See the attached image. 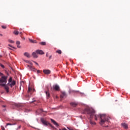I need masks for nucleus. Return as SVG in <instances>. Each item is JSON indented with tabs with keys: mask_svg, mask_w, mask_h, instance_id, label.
<instances>
[{
	"mask_svg": "<svg viewBox=\"0 0 130 130\" xmlns=\"http://www.w3.org/2000/svg\"><path fill=\"white\" fill-rule=\"evenodd\" d=\"M106 127H108V125L106 126Z\"/></svg>",
	"mask_w": 130,
	"mask_h": 130,
	"instance_id": "nucleus-41",
	"label": "nucleus"
},
{
	"mask_svg": "<svg viewBox=\"0 0 130 130\" xmlns=\"http://www.w3.org/2000/svg\"><path fill=\"white\" fill-rule=\"evenodd\" d=\"M57 53H58L59 54H61V50H58L56 51Z\"/></svg>",
	"mask_w": 130,
	"mask_h": 130,
	"instance_id": "nucleus-21",
	"label": "nucleus"
},
{
	"mask_svg": "<svg viewBox=\"0 0 130 130\" xmlns=\"http://www.w3.org/2000/svg\"><path fill=\"white\" fill-rule=\"evenodd\" d=\"M0 76L2 78L0 79V83H7V77L3 76L4 74L0 72Z\"/></svg>",
	"mask_w": 130,
	"mask_h": 130,
	"instance_id": "nucleus-4",
	"label": "nucleus"
},
{
	"mask_svg": "<svg viewBox=\"0 0 130 130\" xmlns=\"http://www.w3.org/2000/svg\"><path fill=\"white\" fill-rule=\"evenodd\" d=\"M0 57H2V55H0Z\"/></svg>",
	"mask_w": 130,
	"mask_h": 130,
	"instance_id": "nucleus-43",
	"label": "nucleus"
},
{
	"mask_svg": "<svg viewBox=\"0 0 130 130\" xmlns=\"http://www.w3.org/2000/svg\"><path fill=\"white\" fill-rule=\"evenodd\" d=\"M81 112L83 114H87V117L89 119L93 118V116H94L95 114V110L90 108H85L84 110H83Z\"/></svg>",
	"mask_w": 130,
	"mask_h": 130,
	"instance_id": "nucleus-3",
	"label": "nucleus"
},
{
	"mask_svg": "<svg viewBox=\"0 0 130 130\" xmlns=\"http://www.w3.org/2000/svg\"><path fill=\"white\" fill-rule=\"evenodd\" d=\"M46 95L47 96V99H48V98H50V93H49V91H46Z\"/></svg>",
	"mask_w": 130,
	"mask_h": 130,
	"instance_id": "nucleus-13",
	"label": "nucleus"
},
{
	"mask_svg": "<svg viewBox=\"0 0 130 130\" xmlns=\"http://www.w3.org/2000/svg\"><path fill=\"white\" fill-rule=\"evenodd\" d=\"M9 42H10V43H14V41H13V40H9Z\"/></svg>",
	"mask_w": 130,
	"mask_h": 130,
	"instance_id": "nucleus-25",
	"label": "nucleus"
},
{
	"mask_svg": "<svg viewBox=\"0 0 130 130\" xmlns=\"http://www.w3.org/2000/svg\"><path fill=\"white\" fill-rule=\"evenodd\" d=\"M8 125H12V124L8 123L7 124L6 126H8Z\"/></svg>",
	"mask_w": 130,
	"mask_h": 130,
	"instance_id": "nucleus-30",
	"label": "nucleus"
},
{
	"mask_svg": "<svg viewBox=\"0 0 130 130\" xmlns=\"http://www.w3.org/2000/svg\"><path fill=\"white\" fill-rule=\"evenodd\" d=\"M16 85V81L13 80V78L10 77L9 80V83L6 85V84L0 83V86L4 87V89L7 93H9V86H10L11 88H13V86Z\"/></svg>",
	"mask_w": 130,
	"mask_h": 130,
	"instance_id": "nucleus-2",
	"label": "nucleus"
},
{
	"mask_svg": "<svg viewBox=\"0 0 130 130\" xmlns=\"http://www.w3.org/2000/svg\"><path fill=\"white\" fill-rule=\"evenodd\" d=\"M89 122L92 125H96V122L92 121L91 119L90 120Z\"/></svg>",
	"mask_w": 130,
	"mask_h": 130,
	"instance_id": "nucleus-16",
	"label": "nucleus"
},
{
	"mask_svg": "<svg viewBox=\"0 0 130 130\" xmlns=\"http://www.w3.org/2000/svg\"><path fill=\"white\" fill-rule=\"evenodd\" d=\"M16 106H17V107H21V106H22V105L20 104H18L16 105Z\"/></svg>",
	"mask_w": 130,
	"mask_h": 130,
	"instance_id": "nucleus-23",
	"label": "nucleus"
},
{
	"mask_svg": "<svg viewBox=\"0 0 130 130\" xmlns=\"http://www.w3.org/2000/svg\"><path fill=\"white\" fill-rule=\"evenodd\" d=\"M43 73L46 75H49L51 73V71L49 70H44Z\"/></svg>",
	"mask_w": 130,
	"mask_h": 130,
	"instance_id": "nucleus-8",
	"label": "nucleus"
},
{
	"mask_svg": "<svg viewBox=\"0 0 130 130\" xmlns=\"http://www.w3.org/2000/svg\"><path fill=\"white\" fill-rule=\"evenodd\" d=\"M3 107H4V108L6 107V106H3Z\"/></svg>",
	"mask_w": 130,
	"mask_h": 130,
	"instance_id": "nucleus-38",
	"label": "nucleus"
},
{
	"mask_svg": "<svg viewBox=\"0 0 130 130\" xmlns=\"http://www.w3.org/2000/svg\"><path fill=\"white\" fill-rule=\"evenodd\" d=\"M70 105H71V106H73V107H77V106H78V103H71Z\"/></svg>",
	"mask_w": 130,
	"mask_h": 130,
	"instance_id": "nucleus-11",
	"label": "nucleus"
},
{
	"mask_svg": "<svg viewBox=\"0 0 130 130\" xmlns=\"http://www.w3.org/2000/svg\"><path fill=\"white\" fill-rule=\"evenodd\" d=\"M20 128H21V125H19L18 128L17 129H20Z\"/></svg>",
	"mask_w": 130,
	"mask_h": 130,
	"instance_id": "nucleus-33",
	"label": "nucleus"
},
{
	"mask_svg": "<svg viewBox=\"0 0 130 130\" xmlns=\"http://www.w3.org/2000/svg\"><path fill=\"white\" fill-rule=\"evenodd\" d=\"M14 34H15V35H19V31L17 30H15L14 32Z\"/></svg>",
	"mask_w": 130,
	"mask_h": 130,
	"instance_id": "nucleus-20",
	"label": "nucleus"
},
{
	"mask_svg": "<svg viewBox=\"0 0 130 130\" xmlns=\"http://www.w3.org/2000/svg\"><path fill=\"white\" fill-rule=\"evenodd\" d=\"M18 48H21V46L17 45Z\"/></svg>",
	"mask_w": 130,
	"mask_h": 130,
	"instance_id": "nucleus-31",
	"label": "nucleus"
},
{
	"mask_svg": "<svg viewBox=\"0 0 130 130\" xmlns=\"http://www.w3.org/2000/svg\"><path fill=\"white\" fill-rule=\"evenodd\" d=\"M37 73H38V74H39V73H40V70H38V71H37Z\"/></svg>",
	"mask_w": 130,
	"mask_h": 130,
	"instance_id": "nucleus-34",
	"label": "nucleus"
},
{
	"mask_svg": "<svg viewBox=\"0 0 130 130\" xmlns=\"http://www.w3.org/2000/svg\"><path fill=\"white\" fill-rule=\"evenodd\" d=\"M51 57H52V56H50L49 57V59H51Z\"/></svg>",
	"mask_w": 130,
	"mask_h": 130,
	"instance_id": "nucleus-35",
	"label": "nucleus"
},
{
	"mask_svg": "<svg viewBox=\"0 0 130 130\" xmlns=\"http://www.w3.org/2000/svg\"><path fill=\"white\" fill-rule=\"evenodd\" d=\"M32 55L35 58H37L38 57V56H37V54H36V52H33L32 53Z\"/></svg>",
	"mask_w": 130,
	"mask_h": 130,
	"instance_id": "nucleus-14",
	"label": "nucleus"
},
{
	"mask_svg": "<svg viewBox=\"0 0 130 130\" xmlns=\"http://www.w3.org/2000/svg\"><path fill=\"white\" fill-rule=\"evenodd\" d=\"M33 62H34L36 64H37V66H39V64H38V63H37L36 61H33Z\"/></svg>",
	"mask_w": 130,
	"mask_h": 130,
	"instance_id": "nucleus-28",
	"label": "nucleus"
},
{
	"mask_svg": "<svg viewBox=\"0 0 130 130\" xmlns=\"http://www.w3.org/2000/svg\"><path fill=\"white\" fill-rule=\"evenodd\" d=\"M0 66L1 68H2L3 69H5V66H4L3 64H0Z\"/></svg>",
	"mask_w": 130,
	"mask_h": 130,
	"instance_id": "nucleus-26",
	"label": "nucleus"
},
{
	"mask_svg": "<svg viewBox=\"0 0 130 130\" xmlns=\"http://www.w3.org/2000/svg\"><path fill=\"white\" fill-rule=\"evenodd\" d=\"M39 44H40V45L45 46V45H46V42H41L39 43Z\"/></svg>",
	"mask_w": 130,
	"mask_h": 130,
	"instance_id": "nucleus-19",
	"label": "nucleus"
},
{
	"mask_svg": "<svg viewBox=\"0 0 130 130\" xmlns=\"http://www.w3.org/2000/svg\"><path fill=\"white\" fill-rule=\"evenodd\" d=\"M66 97H67V93H66V92L64 91L62 92L60 95L61 99H62V98H66Z\"/></svg>",
	"mask_w": 130,
	"mask_h": 130,
	"instance_id": "nucleus-7",
	"label": "nucleus"
},
{
	"mask_svg": "<svg viewBox=\"0 0 130 130\" xmlns=\"http://www.w3.org/2000/svg\"><path fill=\"white\" fill-rule=\"evenodd\" d=\"M19 34H20V35H22V32H20Z\"/></svg>",
	"mask_w": 130,
	"mask_h": 130,
	"instance_id": "nucleus-36",
	"label": "nucleus"
},
{
	"mask_svg": "<svg viewBox=\"0 0 130 130\" xmlns=\"http://www.w3.org/2000/svg\"><path fill=\"white\" fill-rule=\"evenodd\" d=\"M31 91H32V88L30 87H28V93H30V92H31Z\"/></svg>",
	"mask_w": 130,
	"mask_h": 130,
	"instance_id": "nucleus-22",
	"label": "nucleus"
},
{
	"mask_svg": "<svg viewBox=\"0 0 130 130\" xmlns=\"http://www.w3.org/2000/svg\"><path fill=\"white\" fill-rule=\"evenodd\" d=\"M24 56H26V57L29 58L30 57V54L28 52H25L24 53Z\"/></svg>",
	"mask_w": 130,
	"mask_h": 130,
	"instance_id": "nucleus-15",
	"label": "nucleus"
},
{
	"mask_svg": "<svg viewBox=\"0 0 130 130\" xmlns=\"http://www.w3.org/2000/svg\"><path fill=\"white\" fill-rule=\"evenodd\" d=\"M53 89L55 91H59V86L57 85H55L53 86Z\"/></svg>",
	"mask_w": 130,
	"mask_h": 130,
	"instance_id": "nucleus-9",
	"label": "nucleus"
},
{
	"mask_svg": "<svg viewBox=\"0 0 130 130\" xmlns=\"http://www.w3.org/2000/svg\"><path fill=\"white\" fill-rule=\"evenodd\" d=\"M16 44L17 45H19V44H21V42H20V41H17Z\"/></svg>",
	"mask_w": 130,
	"mask_h": 130,
	"instance_id": "nucleus-24",
	"label": "nucleus"
},
{
	"mask_svg": "<svg viewBox=\"0 0 130 130\" xmlns=\"http://www.w3.org/2000/svg\"><path fill=\"white\" fill-rule=\"evenodd\" d=\"M36 52L38 54H44V52L41 50H37Z\"/></svg>",
	"mask_w": 130,
	"mask_h": 130,
	"instance_id": "nucleus-10",
	"label": "nucleus"
},
{
	"mask_svg": "<svg viewBox=\"0 0 130 130\" xmlns=\"http://www.w3.org/2000/svg\"><path fill=\"white\" fill-rule=\"evenodd\" d=\"M29 112L28 110H27V109L25 110V112Z\"/></svg>",
	"mask_w": 130,
	"mask_h": 130,
	"instance_id": "nucleus-32",
	"label": "nucleus"
},
{
	"mask_svg": "<svg viewBox=\"0 0 130 130\" xmlns=\"http://www.w3.org/2000/svg\"><path fill=\"white\" fill-rule=\"evenodd\" d=\"M51 120L55 125H56V126L58 125V124H57V123L55 121H54V120L51 119Z\"/></svg>",
	"mask_w": 130,
	"mask_h": 130,
	"instance_id": "nucleus-18",
	"label": "nucleus"
},
{
	"mask_svg": "<svg viewBox=\"0 0 130 130\" xmlns=\"http://www.w3.org/2000/svg\"><path fill=\"white\" fill-rule=\"evenodd\" d=\"M122 126H123V127H124V128H125V129H127L128 127H127V124L125 123H122L121 124Z\"/></svg>",
	"mask_w": 130,
	"mask_h": 130,
	"instance_id": "nucleus-12",
	"label": "nucleus"
},
{
	"mask_svg": "<svg viewBox=\"0 0 130 130\" xmlns=\"http://www.w3.org/2000/svg\"><path fill=\"white\" fill-rule=\"evenodd\" d=\"M2 27L3 28V29H6L7 28V26H4V25H2Z\"/></svg>",
	"mask_w": 130,
	"mask_h": 130,
	"instance_id": "nucleus-27",
	"label": "nucleus"
},
{
	"mask_svg": "<svg viewBox=\"0 0 130 130\" xmlns=\"http://www.w3.org/2000/svg\"><path fill=\"white\" fill-rule=\"evenodd\" d=\"M1 128L2 130H5V127H4L3 126H1Z\"/></svg>",
	"mask_w": 130,
	"mask_h": 130,
	"instance_id": "nucleus-29",
	"label": "nucleus"
},
{
	"mask_svg": "<svg viewBox=\"0 0 130 130\" xmlns=\"http://www.w3.org/2000/svg\"><path fill=\"white\" fill-rule=\"evenodd\" d=\"M41 122L44 125H49L50 126L52 127V125H51V124H50L49 122H47V121L45 120L44 118H41Z\"/></svg>",
	"mask_w": 130,
	"mask_h": 130,
	"instance_id": "nucleus-5",
	"label": "nucleus"
},
{
	"mask_svg": "<svg viewBox=\"0 0 130 130\" xmlns=\"http://www.w3.org/2000/svg\"><path fill=\"white\" fill-rule=\"evenodd\" d=\"M73 92H78V91H73Z\"/></svg>",
	"mask_w": 130,
	"mask_h": 130,
	"instance_id": "nucleus-39",
	"label": "nucleus"
},
{
	"mask_svg": "<svg viewBox=\"0 0 130 130\" xmlns=\"http://www.w3.org/2000/svg\"><path fill=\"white\" fill-rule=\"evenodd\" d=\"M3 110H4V111H6V109H4Z\"/></svg>",
	"mask_w": 130,
	"mask_h": 130,
	"instance_id": "nucleus-40",
	"label": "nucleus"
},
{
	"mask_svg": "<svg viewBox=\"0 0 130 130\" xmlns=\"http://www.w3.org/2000/svg\"><path fill=\"white\" fill-rule=\"evenodd\" d=\"M46 56H48V55L47 54H46Z\"/></svg>",
	"mask_w": 130,
	"mask_h": 130,
	"instance_id": "nucleus-42",
	"label": "nucleus"
},
{
	"mask_svg": "<svg viewBox=\"0 0 130 130\" xmlns=\"http://www.w3.org/2000/svg\"><path fill=\"white\" fill-rule=\"evenodd\" d=\"M98 117L101 119V121L100 122L101 125H103L106 121H109V118H110V117L107 116L106 114L94 115L95 120H98Z\"/></svg>",
	"mask_w": 130,
	"mask_h": 130,
	"instance_id": "nucleus-1",
	"label": "nucleus"
},
{
	"mask_svg": "<svg viewBox=\"0 0 130 130\" xmlns=\"http://www.w3.org/2000/svg\"><path fill=\"white\" fill-rule=\"evenodd\" d=\"M56 98H58L57 96H56Z\"/></svg>",
	"mask_w": 130,
	"mask_h": 130,
	"instance_id": "nucleus-44",
	"label": "nucleus"
},
{
	"mask_svg": "<svg viewBox=\"0 0 130 130\" xmlns=\"http://www.w3.org/2000/svg\"><path fill=\"white\" fill-rule=\"evenodd\" d=\"M29 41H30L31 43H37V41H36V40H33L30 39H29Z\"/></svg>",
	"mask_w": 130,
	"mask_h": 130,
	"instance_id": "nucleus-17",
	"label": "nucleus"
},
{
	"mask_svg": "<svg viewBox=\"0 0 130 130\" xmlns=\"http://www.w3.org/2000/svg\"><path fill=\"white\" fill-rule=\"evenodd\" d=\"M27 68H29L30 71H32V72H36L37 71V70L36 68H35V67H33L32 64H31L30 66L27 65Z\"/></svg>",
	"mask_w": 130,
	"mask_h": 130,
	"instance_id": "nucleus-6",
	"label": "nucleus"
},
{
	"mask_svg": "<svg viewBox=\"0 0 130 130\" xmlns=\"http://www.w3.org/2000/svg\"><path fill=\"white\" fill-rule=\"evenodd\" d=\"M0 36H3V34H0Z\"/></svg>",
	"mask_w": 130,
	"mask_h": 130,
	"instance_id": "nucleus-37",
	"label": "nucleus"
}]
</instances>
